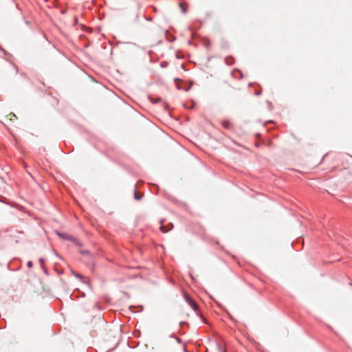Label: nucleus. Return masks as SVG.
<instances>
[{"mask_svg":"<svg viewBox=\"0 0 352 352\" xmlns=\"http://www.w3.org/2000/svg\"><path fill=\"white\" fill-rule=\"evenodd\" d=\"M225 62L227 65H231L232 64V58L228 57L225 59Z\"/></svg>","mask_w":352,"mask_h":352,"instance_id":"6e6552de","label":"nucleus"},{"mask_svg":"<svg viewBox=\"0 0 352 352\" xmlns=\"http://www.w3.org/2000/svg\"><path fill=\"white\" fill-rule=\"evenodd\" d=\"M175 338L177 340V342H179V343L182 342V340L179 338H178V337H175Z\"/></svg>","mask_w":352,"mask_h":352,"instance_id":"f8f14e48","label":"nucleus"},{"mask_svg":"<svg viewBox=\"0 0 352 352\" xmlns=\"http://www.w3.org/2000/svg\"><path fill=\"white\" fill-rule=\"evenodd\" d=\"M142 197H143L142 194L140 195V194L138 193V192L136 190V186H135V191H134V198H135V199L140 200L142 198Z\"/></svg>","mask_w":352,"mask_h":352,"instance_id":"20e7f679","label":"nucleus"},{"mask_svg":"<svg viewBox=\"0 0 352 352\" xmlns=\"http://www.w3.org/2000/svg\"><path fill=\"white\" fill-rule=\"evenodd\" d=\"M39 261H40L41 264V265H43L45 261H44V259H43V258H41L39 259Z\"/></svg>","mask_w":352,"mask_h":352,"instance_id":"ddd939ff","label":"nucleus"},{"mask_svg":"<svg viewBox=\"0 0 352 352\" xmlns=\"http://www.w3.org/2000/svg\"><path fill=\"white\" fill-rule=\"evenodd\" d=\"M160 100H161V98H158V99H157V100H152V102H153V103H157V102L158 101H160Z\"/></svg>","mask_w":352,"mask_h":352,"instance_id":"4468645a","label":"nucleus"},{"mask_svg":"<svg viewBox=\"0 0 352 352\" xmlns=\"http://www.w3.org/2000/svg\"><path fill=\"white\" fill-rule=\"evenodd\" d=\"M56 234L63 239L72 241L79 247L82 246V243H80V241L72 235H69L67 233L60 232L59 231H56Z\"/></svg>","mask_w":352,"mask_h":352,"instance_id":"f257e3e1","label":"nucleus"},{"mask_svg":"<svg viewBox=\"0 0 352 352\" xmlns=\"http://www.w3.org/2000/svg\"><path fill=\"white\" fill-rule=\"evenodd\" d=\"M82 254H89V252L88 250H82L80 252Z\"/></svg>","mask_w":352,"mask_h":352,"instance_id":"9b49d317","label":"nucleus"},{"mask_svg":"<svg viewBox=\"0 0 352 352\" xmlns=\"http://www.w3.org/2000/svg\"><path fill=\"white\" fill-rule=\"evenodd\" d=\"M184 299L194 311L197 310L198 306L197 303L186 293L184 294Z\"/></svg>","mask_w":352,"mask_h":352,"instance_id":"f03ea898","label":"nucleus"},{"mask_svg":"<svg viewBox=\"0 0 352 352\" xmlns=\"http://www.w3.org/2000/svg\"><path fill=\"white\" fill-rule=\"evenodd\" d=\"M160 65H161L162 67H166L167 66V65H168V63L167 62H162V63H161Z\"/></svg>","mask_w":352,"mask_h":352,"instance_id":"9d476101","label":"nucleus"},{"mask_svg":"<svg viewBox=\"0 0 352 352\" xmlns=\"http://www.w3.org/2000/svg\"><path fill=\"white\" fill-rule=\"evenodd\" d=\"M27 266L29 268H31L33 266V263L32 261H28L27 263Z\"/></svg>","mask_w":352,"mask_h":352,"instance_id":"1a4fd4ad","label":"nucleus"},{"mask_svg":"<svg viewBox=\"0 0 352 352\" xmlns=\"http://www.w3.org/2000/svg\"><path fill=\"white\" fill-rule=\"evenodd\" d=\"M30 22L28 21H25V24L29 25Z\"/></svg>","mask_w":352,"mask_h":352,"instance_id":"dca6fc26","label":"nucleus"},{"mask_svg":"<svg viewBox=\"0 0 352 352\" xmlns=\"http://www.w3.org/2000/svg\"><path fill=\"white\" fill-rule=\"evenodd\" d=\"M163 222H164V220H161L160 221V230H161V231L162 232L166 233V232H167L168 231V230L165 228V227L163 225Z\"/></svg>","mask_w":352,"mask_h":352,"instance_id":"39448f33","label":"nucleus"},{"mask_svg":"<svg viewBox=\"0 0 352 352\" xmlns=\"http://www.w3.org/2000/svg\"><path fill=\"white\" fill-rule=\"evenodd\" d=\"M189 89H190V87H186V88L184 89L185 91H188Z\"/></svg>","mask_w":352,"mask_h":352,"instance_id":"2eb2a0df","label":"nucleus"},{"mask_svg":"<svg viewBox=\"0 0 352 352\" xmlns=\"http://www.w3.org/2000/svg\"><path fill=\"white\" fill-rule=\"evenodd\" d=\"M221 125L223 128L229 129L231 128V123L228 120H224L221 122Z\"/></svg>","mask_w":352,"mask_h":352,"instance_id":"7ed1b4c3","label":"nucleus"},{"mask_svg":"<svg viewBox=\"0 0 352 352\" xmlns=\"http://www.w3.org/2000/svg\"><path fill=\"white\" fill-rule=\"evenodd\" d=\"M72 274L76 277L77 278L80 279V280H82L84 278L83 276L80 275V274L78 273H76V272L74 271H72Z\"/></svg>","mask_w":352,"mask_h":352,"instance_id":"0eeeda50","label":"nucleus"},{"mask_svg":"<svg viewBox=\"0 0 352 352\" xmlns=\"http://www.w3.org/2000/svg\"><path fill=\"white\" fill-rule=\"evenodd\" d=\"M223 352H226V351H223Z\"/></svg>","mask_w":352,"mask_h":352,"instance_id":"f3484780","label":"nucleus"},{"mask_svg":"<svg viewBox=\"0 0 352 352\" xmlns=\"http://www.w3.org/2000/svg\"><path fill=\"white\" fill-rule=\"evenodd\" d=\"M179 7L181 8L182 11L183 13H186L187 12V6H185L184 3H179Z\"/></svg>","mask_w":352,"mask_h":352,"instance_id":"423d86ee","label":"nucleus"}]
</instances>
